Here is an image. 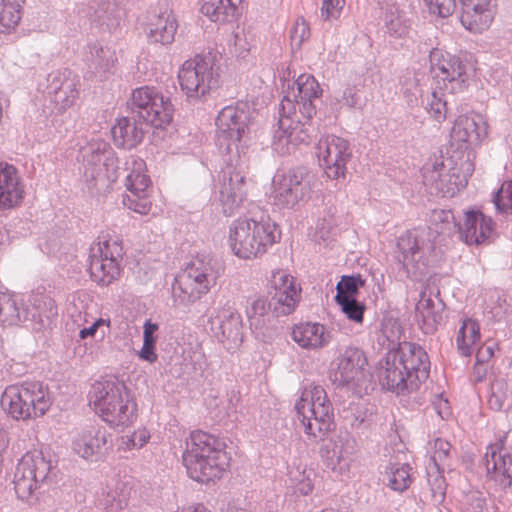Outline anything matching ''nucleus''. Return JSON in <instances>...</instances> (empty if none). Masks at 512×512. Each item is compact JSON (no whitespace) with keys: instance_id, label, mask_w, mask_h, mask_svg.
I'll return each mask as SVG.
<instances>
[{"instance_id":"1","label":"nucleus","mask_w":512,"mask_h":512,"mask_svg":"<svg viewBox=\"0 0 512 512\" xmlns=\"http://www.w3.org/2000/svg\"><path fill=\"white\" fill-rule=\"evenodd\" d=\"M323 93L319 82L311 74H300L293 82L290 92L281 101L278 128L274 130L272 150L280 157L290 154L291 144L309 138L306 126L310 125L317 112V102Z\"/></svg>"},{"instance_id":"2","label":"nucleus","mask_w":512,"mask_h":512,"mask_svg":"<svg viewBox=\"0 0 512 512\" xmlns=\"http://www.w3.org/2000/svg\"><path fill=\"white\" fill-rule=\"evenodd\" d=\"M182 461L191 479L205 483L221 477L230 457L223 441L199 430L186 440Z\"/></svg>"},{"instance_id":"3","label":"nucleus","mask_w":512,"mask_h":512,"mask_svg":"<svg viewBox=\"0 0 512 512\" xmlns=\"http://www.w3.org/2000/svg\"><path fill=\"white\" fill-rule=\"evenodd\" d=\"M280 238L281 233L276 223L263 211L249 218H238L229 227L230 247L241 259H252L265 254Z\"/></svg>"},{"instance_id":"4","label":"nucleus","mask_w":512,"mask_h":512,"mask_svg":"<svg viewBox=\"0 0 512 512\" xmlns=\"http://www.w3.org/2000/svg\"><path fill=\"white\" fill-rule=\"evenodd\" d=\"M222 273L217 259L204 254L194 257L172 284L173 306L189 308L210 292Z\"/></svg>"},{"instance_id":"5","label":"nucleus","mask_w":512,"mask_h":512,"mask_svg":"<svg viewBox=\"0 0 512 512\" xmlns=\"http://www.w3.org/2000/svg\"><path fill=\"white\" fill-rule=\"evenodd\" d=\"M90 404L110 426H127L136 417V403L117 378L96 381L89 391Z\"/></svg>"},{"instance_id":"6","label":"nucleus","mask_w":512,"mask_h":512,"mask_svg":"<svg viewBox=\"0 0 512 512\" xmlns=\"http://www.w3.org/2000/svg\"><path fill=\"white\" fill-rule=\"evenodd\" d=\"M438 230L419 227L402 234L397 241V260L407 278H419L426 274L435 260V240Z\"/></svg>"},{"instance_id":"7","label":"nucleus","mask_w":512,"mask_h":512,"mask_svg":"<svg viewBox=\"0 0 512 512\" xmlns=\"http://www.w3.org/2000/svg\"><path fill=\"white\" fill-rule=\"evenodd\" d=\"M178 80L190 104L204 103L220 86L219 67L210 54L196 55L182 64Z\"/></svg>"},{"instance_id":"8","label":"nucleus","mask_w":512,"mask_h":512,"mask_svg":"<svg viewBox=\"0 0 512 512\" xmlns=\"http://www.w3.org/2000/svg\"><path fill=\"white\" fill-rule=\"evenodd\" d=\"M248 103L238 102L222 108L215 120L216 145L227 160L240 159L244 150L243 137L249 132L251 120Z\"/></svg>"},{"instance_id":"9","label":"nucleus","mask_w":512,"mask_h":512,"mask_svg":"<svg viewBox=\"0 0 512 512\" xmlns=\"http://www.w3.org/2000/svg\"><path fill=\"white\" fill-rule=\"evenodd\" d=\"M51 405L47 390L39 381H25L5 389L1 397L4 411L15 420L43 416Z\"/></svg>"},{"instance_id":"10","label":"nucleus","mask_w":512,"mask_h":512,"mask_svg":"<svg viewBox=\"0 0 512 512\" xmlns=\"http://www.w3.org/2000/svg\"><path fill=\"white\" fill-rule=\"evenodd\" d=\"M295 408L305 433L314 439L322 440L332 429L333 408L322 386H306Z\"/></svg>"},{"instance_id":"11","label":"nucleus","mask_w":512,"mask_h":512,"mask_svg":"<svg viewBox=\"0 0 512 512\" xmlns=\"http://www.w3.org/2000/svg\"><path fill=\"white\" fill-rule=\"evenodd\" d=\"M127 106L131 114L156 129L168 126L175 111L170 97L165 96L159 88L149 85L132 90Z\"/></svg>"},{"instance_id":"12","label":"nucleus","mask_w":512,"mask_h":512,"mask_svg":"<svg viewBox=\"0 0 512 512\" xmlns=\"http://www.w3.org/2000/svg\"><path fill=\"white\" fill-rule=\"evenodd\" d=\"M52 477L51 459L43 451H28L18 461L14 473L13 483L17 497L22 501H29Z\"/></svg>"},{"instance_id":"13","label":"nucleus","mask_w":512,"mask_h":512,"mask_svg":"<svg viewBox=\"0 0 512 512\" xmlns=\"http://www.w3.org/2000/svg\"><path fill=\"white\" fill-rule=\"evenodd\" d=\"M367 359L357 347H346L331 362L329 379L337 387H346L357 395L367 393L368 374L365 371Z\"/></svg>"},{"instance_id":"14","label":"nucleus","mask_w":512,"mask_h":512,"mask_svg":"<svg viewBox=\"0 0 512 512\" xmlns=\"http://www.w3.org/2000/svg\"><path fill=\"white\" fill-rule=\"evenodd\" d=\"M487 135V124L478 113L459 115L452 127L449 144L446 147L447 160H472L475 158L473 145Z\"/></svg>"},{"instance_id":"15","label":"nucleus","mask_w":512,"mask_h":512,"mask_svg":"<svg viewBox=\"0 0 512 512\" xmlns=\"http://www.w3.org/2000/svg\"><path fill=\"white\" fill-rule=\"evenodd\" d=\"M444 162H425L421 168L423 182L434 185L443 196H453L463 189L474 170L473 162H449L447 172Z\"/></svg>"},{"instance_id":"16","label":"nucleus","mask_w":512,"mask_h":512,"mask_svg":"<svg viewBox=\"0 0 512 512\" xmlns=\"http://www.w3.org/2000/svg\"><path fill=\"white\" fill-rule=\"evenodd\" d=\"M429 62L439 90L455 94L467 86V65L460 57L441 48H432L429 52Z\"/></svg>"},{"instance_id":"17","label":"nucleus","mask_w":512,"mask_h":512,"mask_svg":"<svg viewBox=\"0 0 512 512\" xmlns=\"http://www.w3.org/2000/svg\"><path fill=\"white\" fill-rule=\"evenodd\" d=\"M431 14L440 18L451 16L457 8L461 10V22L472 25L486 24L491 17L493 0H423Z\"/></svg>"},{"instance_id":"18","label":"nucleus","mask_w":512,"mask_h":512,"mask_svg":"<svg viewBox=\"0 0 512 512\" xmlns=\"http://www.w3.org/2000/svg\"><path fill=\"white\" fill-rule=\"evenodd\" d=\"M123 256V248L117 240H105L91 247L89 271L93 281L106 286L120 274L118 260Z\"/></svg>"},{"instance_id":"19","label":"nucleus","mask_w":512,"mask_h":512,"mask_svg":"<svg viewBox=\"0 0 512 512\" xmlns=\"http://www.w3.org/2000/svg\"><path fill=\"white\" fill-rule=\"evenodd\" d=\"M310 192L309 182L296 170H277L272 179L270 199L278 208H294Z\"/></svg>"},{"instance_id":"20","label":"nucleus","mask_w":512,"mask_h":512,"mask_svg":"<svg viewBox=\"0 0 512 512\" xmlns=\"http://www.w3.org/2000/svg\"><path fill=\"white\" fill-rule=\"evenodd\" d=\"M211 333L228 350L237 349L243 342V322L239 312L230 306H224L208 319Z\"/></svg>"},{"instance_id":"21","label":"nucleus","mask_w":512,"mask_h":512,"mask_svg":"<svg viewBox=\"0 0 512 512\" xmlns=\"http://www.w3.org/2000/svg\"><path fill=\"white\" fill-rule=\"evenodd\" d=\"M486 476L501 490L512 487V453L499 439L486 448L484 455Z\"/></svg>"},{"instance_id":"22","label":"nucleus","mask_w":512,"mask_h":512,"mask_svg":"<svg viewBox=\"0 0 512 512\" xmlns=\"http://www.w3.org/2000/svg\"><path fill=\"white\" fill-rule=\"evenodd\" d=\"M82 60L85 65V79L102 82L114 73L117 57L111 48L92 41L85 46Z\"/></svg>"},{"instance_id":"23","label":"nucleus","mask_w":512,"mask_h":512,"mask_svg":"<svg viewBox=\"0 0 512 512\" xmlns=\"http://www.w3.org/2000/svg\"><path fill=\"white\" fill-rule=\"evenodd\" d=\"M133 163L138 164V166L126 176L125 185L130 194L123 198V204L134 212L146 215L150 212L152 206L148 196L151 179L144 173L145 162Z\"/></svg>"},{"instance_id":"24","label":"nucleus","mask_w":512,"mask_h":512,"mask_svg":"<svg viewBox=\"0 0 512 512\" xmlns=\"http://www.w3.org/2000/svg\"><path fill=\"white\" fill-rule=\"evenodd\" d=\"M270 283L274 312L289 315L300 299L301 289L296 286L294 277L285 270H277L272 273Z\"/></svg>"},{"instance_id":"25","label":"nucleus","mask_w":512,"mask_h":512,"mask_svg":"<svg viewBox=\"0 0 512 512\" xmlns=\"http://www.w3.org/2000/svg\"><path fill=\"white\" fill-rule=\"evenodd\" d=\"M393 350L389 351L381 363L379 369V381L381 385L387 390L396 393L397 395H404L411 393L418 389L416 384L412 382L409 372H407Z\"/></svg>"},{"instance_id":"26","label":"nucleus","mask_w":512,"mask_h":512,"mask_svg":"<svg viewBox=\"0 0 512 512\" xmlns=\"http://www.w3.org/2000/svg\"><path fill=\"white\" fill-rule=\"evenodd\" d=\"M396 354L399 364H402L412 381L419 388L421 382L429 377L430 360L427 352L416 343L404 342L393 350ZM413 382L410 381L412 385Z\"/></svg>"},{"instance_id":"27","label":"nucleus","mask_w":512,"mask_h":512,"mask_svg":"<svg viewBox=\"0 0 512 512\" xmlns=\"http://www.w3.org/2000/svg\"><path fill=\"white\" fill-rule=\"evenodd\" d=\"M493 220L479 210L465 212L463 225H458L461 239L468 245L486 243L493 231Z\"/></svg>"},{"instance_id":"28","label":"nucleus","mask_w":512,"mask_h":512,"mask_svg":"<svg viewBox=\"0 0 512 512\" xmlns=\"http://www.w3.org/2000/svg\"><path fill=\"white\" fill-rule=\"evenodd\" d=\"M444 302L437 295L426 289L420 293L416 304V318L425 334H432L444 319Z\"/></svg>"},{"instance_id":"29","label":"nucleus","mask_w":512,"mask_h":512,"mask_svg":"<svg viewBox=\"0 0 512 512\" xmlns=\"http://www.w3.org/2000/svg\"><path fill=\"white\" fill-rule=\"evenodd\" d=\"M24 198V189L17 169L8 162H0V209H11Z\"/></svg>"},{"instance_id":"30","label":"nucleus","mask_w":512,"mask_h":512,"mask_svg":"<svg viewBox=\"0 0 512 512\" xmlns=\"http://www.w3.org/2000/svg\"><path fill=\"white\" fill-rule=\"evenodd\" d=\"M143 122L135 115L129 114L116 119L111 128L115 145L124 150H131L139 144L144 136Z\"/></svg>"},{"instance_id":"31","label":"nucleus","mask_w":512,"mask_h":512,"mask_svg":"<svg viewBox=\"0 0 512 512\" xmlns=\"http://www.w3.org/2000/svg\"><path fill=\"white\" fill-rule=\"evenodd\" d=\"M292 339L308 350H320L332 340V332L320 323H301L295 325L291 332Z\"/></svg>"},{"instance_id":"32","label":"nucleus","mask_w":512,"mask_h":512,"mask_svg":"<svg viewBox=\"0 0 512 512\" xmlns=\"http://www.w3.org/2000/svg\"><path fill=\"white\" fill-rule=\"evenodd\" d=\"M72 447L80 457L95 461L107 451V433L103 429L84 431L73 440Z\"/></svg>"},{"instance_id":"33","label":"nucleus","mask_w":512,"mask_h":512,"mask_svg":"<svg viewBox=\"0 0 512 512\" xmlns=\"http://www.w3.org/2000/svg\"><path fill=\"white\" fill-rule=\"evenodd\" d=\"M58 315L55 301L43 294H36L31 299V306L24 309V321L34 323V329L41 330L51 328L54 319Z\"/></svg>"},{"instance_id":"34","label":"nucleus","mask_w":512,"mask_h":512,"mask_svg":"<svg viewBox=\"0 0 512 512\" xmlns=\"http://www.w3.org/2000/svg\"><path fill=\"white\" fill-rule=\"evenodd\" d=\"M91 23L102 31L116 29L122 18L121 9L116 0H91L88 6Z\"/></svg>"},{"instance_id":"35","label":"nucleus","mask_w":512,"mask_h":512,"mask_svg":"<svg viewBox=\"0 0 512 512\" xmlns=\"http://www.w3.org/2000/svg\"><path fill=\"white\" fill-rule=\"evenodd\" d=\"M65 157L66 160H118L111 145L103 139L78 142L66 150Z\"/></svg>"},{"instance_id":"36","label":"nucleus","mask_w":512,"mask_h":512,"mask_svg":"<svg viewBox=\"0 0 512 512\" xmlns=\"http://www.w3.org/2000/svg\"><path fill=\"white\" fill-rule=\"evenodd\" d=\"M131 487L124 481L113 479L103 489L98 498L102 512H120L128 505Z\"/></svg>"},{"instance_id":"37","label":"nucleus","mask_w":512,"mask_h":512,"mask_svg":"<svg viewBox=\"0 0 512 512\" xmlns=\"http://www.w3.org/2000/svg\"><path fill=\"white\" fill-rule=\"evenodd\" d=\"M178 24L172 12L165 10L156 15L147 29V41L149 44L169 45L174 41Z\"/></svg>"},{"instance_id":"38","label":"nucleus","mask_w":512,"mask_h":512,"mask_svg":"<svg viewBox=\"0 0 512 512\" xmlns=\"http://www.w3.org/2000/svg\"><path fill=\"white\" fill-rule=\"evenodd\" d=\"M318 160H349L352 157V148L348 140L336 136L326 135L316 145Z\"/></svg>"},{"instance_id":"39","label":"nucleus","mask_w":512,"mask_h":512,"mask_svg":"<svg viewBox=\"0 0 512 512\" xmlns=\"http://www.w3.org/2000/svg\"><path fill=\"white\" fill-rule=\"evenodd\" d=\"M385 33L394 39H405L409 36L411 22L405 11L396 5H388L384 12Z\"/></svg>"},{"instance_id":"40","label":"nucleus","mask_w":512,"mask_h":512,"mask_svg":"<svg viewBox=\"0 0 512 512\" xmlns=\"http://www.w3.org/2000/svg\"><path fill=\"white\" fill-rule=\"evenodd\" d=\"M113 163L108 162H86L84 168V176L86 178L88 189L91 192H100L107 188L110 182L116 181V176L108 175L109 167H113Z\"/></svg>"},{"instance_id":"41","label":"nucleus","mask_w":512,"mask_h":512,"mask_svg":"<svg viewBox=\"0 0 512 512\" xmlns=\"http://www.w3.org/2000/svg\"><path fill=\"white\" fill-rule=\"evenodd\" d=\"M201 13L212 22H232L237 15L238 7L232 0H204Z\"/></svg>"},{"instance_id":"42","label":"nucleus","mask_w":512,"mask_h":512,"mask_svg":"<svg viewBox=\"0 0 512 512\" xmlns=\"http://www.w3.org/2000/svg\"><path fill=\"white\" fill-rule=\"evenodd\" d=\"M480 340L479 324L470 318L463 320L456 336V346L458 352L464 356H471L473 346Z\"/></svg>"},{"instance_id":"43","label":"nucleus","mask_w":512,"mask_h":512,"mask_svg":"<svg viewBox=\"0 0 512 512\" xmlns=\"http://www.w3.org/2000/svg\"><path fill=\"white\" fill-rule=\"evenodd\" d=\"M24 321V308L16 296L0 292V323L18 325Z\"/></svg>"},{"instance_id":"44","label":"nucleus","mask_w":512,"mask_h":512,"mask_svg":"<svg viewBox=\"0 0 512 512\" xmlns=\"http://www.w3.org/2000/svg\"><path fill=\"white\" fill-rule=\"evenodd\" d=\"M26 0H0V33H10L20 19Z\"/></svg>"},{"instance_id":"45","label":"nucleus","mask_w":512,"mask_h":512,"mask_svg":"<svg viewBox=\"0 0 512 512\" xmlns=\"http://www.w3.org/2000/svg\"><path fill=\"white\" fill-rule=\"evenodd\" d=\"M246 199L244 188H230L228 186L219 188V204L225 216L237 214Z\"/></svg>"},{"instance_id":"46","label":"nucleus","mask_w":512,"mask_h":512,"mask_svg":"<svg viewBox=\"0 0 512 512\" xmlns=\"http://www.w3.org/2000/svg\"><path fill=\"white\" fill-rule=\"evenodd\" d=\"M80 81L78 76L72 72L65 80L64 84L57 90L51 100L60 106V109H66L73 105L79 95Z\"/></svg>"},{"instance_id":"47","label":"nucleus","mask_w":512,"mask_h":512,"mask_svg":"<svg viewBox=\"0 0 512 512\" xmlns=\"http://www.w3.org/2000/svg\"><path fill=\"white\" fill-rule=\"evenodd\" d=\"M364 106L365 102L362 101L359 90L355 85L350 84L330 100V107L333 111H339L342 107L361 111Z\"/></svg>"},{"instance_id":"48","label":"nucleus","mask_w":512,"mask_h":512,"mask_svg":"<svg viewBox=\"0 0 512 512\" xmlns=\"http://www.w3.org/2000/svg\"><path fill=\"white\" fill-rule=\"evenodd\" d=\"M246 173L240 162H225L218 174L220 187L244 188Z\"/></svg>"},{"instance_id":"49","label":"nucleus","mask_w":512,"mask_h":512,"mask_svg":"<svg viewBox=\"0 0 512 512\" xmlns=\"http://www.w3.org/2000/svg\"><path fill=\"white\" fill-rule=\"evenodd\" d=\"M427 483L430 491V500L434 505H440L444 502L446 496V480L443 476L442 468H433L427 466Z\"/></svg>"},{"instance_id":"50","label":"nucleus","mask_w":512,"mask_h":512,"mask_svg":"<svg viewBox=\"0 0 512 512\" xmlns=\"http://www.w3.org/2000/svg\"><path fill=\"white\" fill-rule=\"evenodd\" d=\"M445 90H439L437 86L431 91L422 104L428 114L437 122H442L447 115V100L444 98Z\"/></svg>"},{"instance_id":"51","label":"nucleus","mask_w":512,"mask_h":512,"mask_svg":"<svg viewBox=\"0 0 512 512\" xmlns=\"http://www.w3.org/2000/svg\"><path fill=\"white\" fill-rule=\"evenodd\" d=\"M452 458L451 444L444 439L437 438L432 445V455L428 466L442 468L444 471L446 468H450Z\"/></svg>"},{"instance_id":"52","label":"nucleus","mask_w":512,"mask_h":512,"mask_svg":"<svg viewBox=\"0 0 512 512\" xmlns=\"http://www.w3.org/2000/svg\"><path fill=\"white\" fill-rule=\"evenodd\" d=\"M388 473V485L394 491L403 492L411 484L408 465H392Z\"/></svg>"},{"instance_id":"53","label":"nucleus","mask_w":512,"mask_h":512,"mask_svg":"<svg viewBox=\"0 0 512 512\" xmlns=\"http://www.w3.org/2000/svg\"><path fill=\"white\" fill-rule=\"evenodd\" d=\"M431 224L434 227H430L432 230H438L436 237L439 234L450 231L451 227H458L455 222L454 214L451 210L435 209L432 211L430 216Z\"/></svg>"},{"instance_id":"54","label":"nucleus","mask_w":512,"mask_h":512,"mask_svg":"<svg viewBox=\"0 0 512 512\" xmlns=\"http://www.w3.org/2000/svg\"><path fill=\"white\" fill-rule=\"evenodd\" d=\"M271 305L264 297H257L251 301L249 306L246 308V315L251 326L256 328L262 325V318L267 314Z\"/></svg>"},{"instance_id":"55","label":"nucleus","mask_w":512,"mask_h":512,"mask_svg":"<svg viewBox=\"0 0 512 512\" xmlns=\"http://www.w3.org/2000/svg\"><path fill=\"white\" fill-rule=\"evenodd\" d=\"M492 201L498 212L512 214V181L503 182Z\"/></svg>"},{"instance_id":"56","label":"nucleus","mask_w":512,"mask_h":512,"mask_svg":"<svg viewBox=\"0 0 512 512\" xmlns=\"http://www.w3.org/2000/svg\"><path fill=\"white\" fill-rule=\"evenodd\" d=\"M362 284L363 282L359 277L343 276L336 286L337 294L335 296V300L342 301L345 299H354L359 286Z\"/></svg>"},{"instance_id":"57","label":"nucleus","mask_w":512,"mask_h":512,"mask_svg":"<svg viewBox=\"0 0 512 512\" xmlns=\"http://www.w3.org/2000/svg\"><path fill=\"white\" fill-rule=\"evenodd\" d=\"M460 503L466 512H485L487 509L486 498L483 492L478 490L463 493Z\"/></svg>"},{"instance_id":"58","label":"nucleus","mask_w":512,"mask_h":512,"mask_svg":"<svg viewBox=\"0 0 512 512\" xmlns=\"http://www.w3.org/2000/svg\"><path fill=\"white\" fill-rule=\"evenodd\" d=\"M311 32L309 24L301 18L297 20L290 31L291 45L295 49H300L302 44L310 38Z\"/></svg>"},{"instance_id":"59","label":"nucleus","mask_w":512,"mask_h":512,"mask_svg":"<svg viewBox=\"0 0 512 512\" xmlns=\"http://www.w3.org/2000/svg\"><path fill=\"white\" fill-rule=\"evenodd\" d=\"M73 71L69 68H62L49 73L46 77V92L50 97L60 89L65 80L71 75Z\"/></svg>"},{"instance_id":"60","label":"nucleus","mask_w":512,"mask_h":512,"mask_svg":"<svg viewBox=\"0 0 512 512\" xmlns=\"http://www.w3.org/2000/svg\"><path fill=\"white\" fill-rule=\"evenodd\" d=\"M342 308V311L347 317L355 322H362L364 306L360 304L355 298L336 301Z\"/></svg>"},{"instance_id":"61","label":"nucleus","mask_w":512,"mask_h":512,"mask_svg":"<svg viewBox=\"0 0 512 512\" xmlns=\"http://www.w3.org/2000/svg\"><path fill=\"white\" fill-rule=\"evenodd\" d=\"M345 6V0H322L321 14L325 20H336Z\"/></svg>"},{"instance_id":"62","label":"nucleus","mask_w":512,"mask_h":512,"mask_svg":"<svg viewBox=\"0 0 512 512\" xmlns=\"http://www.w3.org/2000/svg\"><path fill=\"white\" fill-rule=\"evenodd\" d=\"M497 344L493 341H487L480 346L476 352V365H482L493 357Z\"/></svg>"},{"instance_id":"63","label":"nucleus","mask_w":512,"mask_h":512,"mask_svg":"<svg viewBox=\"0 0 512 512\" xmlns=\"http://www.w3.org/2000/svg\"><path fill=\"white\" fill-rule=\"evenodd\" d=\"M345 162H324V165H321L324 173L330 179H339L340 177H345Z\"/></svg>"},{"instance_id":"64","label":"nucleus","mask_w":512,"mask_h":512,"mask_svg":"<svg viewBox=\"0 0 512 512\" xmlns=\"http://www.w3.org/2000/svg\"><path fill=\"white\" fill-rule=\"evenodd\" d=\"M502 387L503 383L501 381H496L491 387L492 394L489 399V404L496 410H500L503 407L504 393L502 392Z\"/></svg>"}]
</instances>
